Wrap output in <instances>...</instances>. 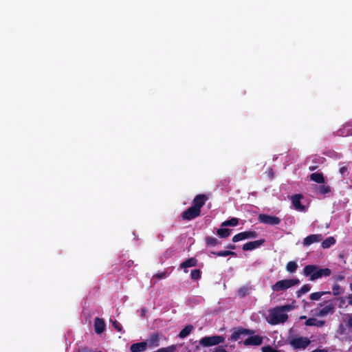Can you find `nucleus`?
<instances>
[{"label":"nucleus","instance_id":"obj_34","mask_svg":"<svg viewBox=\"0 0 352 352\" xmlns=\"http://www.w3.org/2000/svg\"><path fill=\"white\" fill-rule=\"evenodd\" d=\"M201 270L195 269L191 271L190 277L192 280H198L201 278Z\"/></svg>","mask_w":352,"mask_h":352},{"label":"nucleus","instance_id":"obj_45","mask_svg":"<svg viewBox=\"0 0 352 352\" xmlns=\"http://www.w3.org/2000/svg\"><path fill=\"white\" fill-rule=\"evenodd\" d=\"M312 352H327V350L326 349H316L314 351H312Z\"/></svg>","mask_w":352,"mask_h":352},{"label":"nucleus","instance_id":"obj_46","mask_svg":"<svg viewBox=\"0 0 352 352\" xmlns=\"http://www.w3.org/2000/svg\"><path fill=\"white\" fill-rule=\"evenodd\" d=\"M348 298H349V304L352 305V294L349 295Z\"/></svg>","mask_w":352,"mask_h":352},{"label":"nucleus","instance_id":"obj_39","mask_svg":"<svg viewBox=\"0 0 352 352\" xmlns=\"http://www.w3.org/2000/svg\"><path fill=\"white\" fill-rule=\"evenodd\" d=\"M154 278H157L158 279H162L166 278V272H160L155 274L153 276Z\"/></svg>","mask_w":352,"mask_h":352},{"label":"nucleus","instance_id":"obj_14","mask_svg":"<svg viewBox=\"0 0 352 352\" xmlns=\"http://www.w3.org/2000/svg\"><path fill=\"white\" fill-rule=\"evenodd\" d=\"M265 242V240L264 239H261L259 240L254 241H250L246 243H245L242 249L243 251H250L254 250L256 248H259L261 245L264 244Z\"/></svg>","mask_w":352,"mask_h":352},{"label":"nucleus","instance_id":"obj_8","mask_svg":"<svg viewBox=\"0 0 352 352\" xmlns=\"http://www.w3.org/2000/svg\"><path fill=\"white\" fill-rule=\"evenodd\" d=\"M201 214V211H199L193 206H190L187 210H184L181 217L184 220L190 221Z\"/></svg>","mask_w":352,"mask_h":352},{"label":"nucleus","instance_id":"obj_6","mask_svg":"<svg viewBox=\"0 0 352 352\" xmlns=\"http://www.w3.org/2000/svg\"><path fill=\"white\" fill-rule=\"evenodd\" d=\"M309 344L310 340L307 337H298L289 341V344L295 349H305Z\"/></svg>","mask_w":352,"mask_h":352},{"label":"nucleus","instance_id":"obj_37","mask_svg":"<svg viewBox=\"0 0 352 352\" xmlns=\"http://www.w3.org/2000/svg\"><path fill=\"white\" fill-rule=\"evenodd\" d=\"M340 287L339 285L338 284H335L333 287V294L334 296H338L340 292Z\"/></svg>","mask_w":352,"mask_h":352},{"label":"nucleus","instance_id":"obj_41","mask_svg":"<svg viewBox=\"0 0 352 352\" xmlns=\"http://www.w3.org/2000/svg\"><path fill=\"white\" fill-rule=\"evenodd\" d=\"M348 168L346 166H342L340 168V173L342 175H344L346 173H347Z\"/></svg>","mask_w":352,"mask_h":352},{"label":"nucleus","instance_id":"obj_47","mask_svg":"<svg viewBox=\"0 0 352 352\" xmlns=\"http://www.w3.org/2000/svg\"><path fill=\"white\" fill-rule=\"evenodd\" d=\"M133 261H131V260H130V261H129L126 263V265H127V266H128V267H131V266L133 265Z\"/></svg>","mask_w":352,"mask_h":352},{"label":"nucleus","instance_id":"obj_32","mask_svg":"<svg viewBox=\"0 0 352 352\" xmlns=\"http://www.w3.org/2000/svg\"><path fill=\"white\" fill-rule=\"evenodd\" d=\"M311 289V285L309 284H305L302 286V287L297 291L296 296L298 298H300L302 294L308 292Z\"/></svg>","mask_w":352,"mask_h":352},{"label":"nucleus","instance_id":"obj_4","mask_svg":"<svg viewBox=\"0 0 352 352\" xmlns=\"http://www.w3.org/2000/svg\"><path fill=\"white\" fill-rule=\"evenodd\" d=\"M224 340L225 338L222 336H206L199 340V344L202 346H211L222 343Z\"/></svg>","mask_w":352,"mask_h":352},{"label":"nucleus","instance_id":"obj_44","mask_svg":"<svg viewBox=\"0 0 352 352\" xmlns=\"http://www.w3.org/2000/svg\"><path fill=\"white\" fill-rule=\"evenodd\" d=\"M345 124H346V126L350 128V129L351 130V129H352V120L349 121V122H347Z\"/></svg>","mask_w":352,"mask_h":352},{"label":"nucleus","instance_id":"obj_30","mask_svg":"<svg viewBox=\"0 0 352 352\" xmlns=\"http://www.w3.org/2000/svg\"><path fill=\"white\" fill-rule=\"evenodd\" d=\"M217 234L221 238H227L231 234V230L228 228H219L217 230Z\"/></svg>","mask_w":352,"mask_h":352},{"label":"nucleus","instance_id":"obj_29","mask_svg":"<svg viewBox=\"0 0 352 352\" xmlns=\"http://www.w3.org/2000/svg\"><path fill=\"white\" fill-rule=\"evenodd\" d=\"M239 223V219L236 217H232L230 219L226 220L223 221L221 226V227H226V226H236Z\"/></svg>","mask_w":352,"mask_h":352},{"label":"nucleus","instance_id":"obj_7","mask_svg":"<svg viewBox=\"0 0 352 352\" xmlns=\"http://www.w3.org/2000/svg\"><path fill=\"white\" fill-rule=\"evenodd\" d=\"M258 236V233L254 230L245 231L235 234L232 237V242L236 243L247 239H255Z\"/></svg>","mask_w":352,"mask_h":352},{"label":"nucleus","instance_id":"obj_26","mask_svg":"<svg viewBox=\"0 0 352 352\" xmlns=\"http://www.w3.org/2000/svg\"><path fill=\"white\" fill-rule=\"evenodd\" d=\"M212 254L216 255L217 256H232L236 257L237 256L235 252H232L230 250H222L219 252H211Z\"/></svg>","mask_w":352,"mask_h":352},{"label":"nucleus","instance_id":"obj_40","mask_svg":"<svg viewBox=\"0 0 352 352\" xmlns=\"http://www.w3.org/2000/svg\"><path fill=\"white\" fill-rule=\"evenodd\" d=\"M278 308H279L280 309H281L283 311V312L285 311H289L291 310V306L289 305H283V306H281V307H278Z\"/></svg>","mask_w":352,"mask_h":352},{"label":"nucleus","instance_id":"obj_20","mask_svg":"<svg viewBox=\"0 0 352 352\" xmlns=\"http://www.w3.org/2000/svg\"><path fill=\"white\" fill-rule=\"evenodd\" d=\"M310 179L318 184H324L325 182L324 177L322 173H314L309 176Z\"/></svg>","mask_w":352,"mask_h":352},{"label":"nucleus","instance_id":"obj_5","mask_svg":"<svg viewBox=\"0 0 352 352\" xmlns=\"http://www.w3.org/2000/svg\"><path fill=\"white\" fill-rule=\"evenodd\" d=\"M258 220L260 223L270 226H276L281 222V219L279 217L266 214H260L258 216Z\"/></svg>","mask_w":352,"mask_h":352},{"label":"nucleus","instance_id":"obj_19","mask_svg":"<svg viewBox=\"0 0 352 352\" xmlns=\"http://www.w3.org/2000/svg\"><path fill=\"white\" fill-rule=\"evenodd\" d=\"M147 347L146 342H136L131 345L130 350L131 352L144 351Z\"/></svg>","mask_w":352,"mask_h":352},{"label":"nucleus","instance_id":"obj_13","mask_svg":"<svg viewBox=\"0 0 352 352\" xmlns=\"http://www.w3.org/2000/svg\"><path fill=\"white\" fill-rule=\"evenodd\" d=\"M254 333V331L248 329L239 328L234 333H232L231 336V339L232 340L236 341L241 338V336L245 335H253Z\"/></svg>","mask_w":352,"mask_h":352},{"label":"nucleus","instance_id":"obj_25","mask_svg":"<svg viewBox=\"0 0 352 352\" xmlns=\"http://www.w3.org/2000/svg\"><path fill=\"white\" fill-rule=\"evenodd\" d=\"M194 327L192 324L186 325L179 333L180 338H186L193 330Z\"/></svg>","mask_w":352,"mask_h":352},{"label":"nucleus","instance_id":"obj_33","mask_svg":"<svg viewBox=\"0 0 352 352\" xmlns=\"http://www.w3.org/2000/svg\"><path fill=\"white\" fill-rule=\"evenodd\" d=\"M326 294H330V292H314L311 294L309 298L311 300H319L323 295Z\"/></svg>","mask_w":352,"mask_h":352},{"label":"nucleus","instance_id":"obj_10","mask_svg":"<svg viewBox=\"0 0 352 352\" xmlns=\"http://www.w3.org/2000/svg\"><path fill=\"white\" fill-rule=\"evenodd\" d=\"M302 195L300 194H295L292 196V202L294 208L300 212H305L306 210V208L304 205L301 204V199H302Z\"/></svg>","mask_w":352,"mask_h":352},{"label":"nucleus","instance_id":"obj_23","mask_svg":"<svg viewBox=\"0 0 352 352\" xmlns=\"http://www.w3.org/2000/svg\"><path fill=\"white\" fill-rule=\"evenodd\" d=\"M337 135L346 137L349 135H352V131L350 128L346 126V124H343L342 127L337 131Z\"/></svg>","mask_w":352,"mask_h":352},{"label":"nucleus","instance_id":"obj_9","mask_svg":"<svg viewBox=\"0 0 352 352\" xmlns=\"http://www.w3.org/2000/svg\"><path fill=\"white\" fill-rule=\"evenodd\" d=\"M209 199V197L205 194H199L195 196L192 201V206L199 211L204 206L206 201Z\"/></svg>","mask_w":352,"mask_h":352},{"label":"nucleus","instance_id":"obj_36","mask_svg":"<svg viewBox=\"0 0 352 352\" xmlns=\"http://www.w3.org/2000/svg\"><path fill=\"white\" fill-rule=\"evenodd\" d=\"M261 350L262 352H277V350L276 349L273 348L270 345L263 346Z\"/></svg>","mask_w":352,"mask_h":352},{"label":"nucleus","instance_id":"obj_38","mask_svg":"<svg viewBox=\"0 0 352 352\" xmlns=\"http://www.w3.org/2000/svg\"><path fill=\"white\" fill-rule=\"evenodd\" d=\"M78 352H102V351H94L91 349H89V348H87V347H84V348L79 349L78 350Z\"/></svg>","mask_w":352,"mask_h":352},{"label":"nucleus","instance_id":"obj_28","mask_svg":"<svg viewBox=\"0 0 352 352\" xmlns=\"http://www.w3.org/2000/svg\"><path fill=\"white\" fill-rule=\"evenodd\" d=\"M336 243V239L333 236H329L326 239L322 241L321 245L324 249L330 248Z\"/></svg>","mask_w":352,"mask_h":352},{"label":"nucleus","instance_id":"obj_2","mask_svg":"<svg viewBox=\"0 0 352 352\" xmlns=\"http://www.w3.org/2000/svg\"><path fill=\"white\" fill-rule=\"evenodd\" d=\"M300 280L298 278L293 279H284L277 281L272 286V289L274 292L285 291L294 285H298Z\"/></svg>","mask_w":352,"mask_h":352},{"label":"nucleus","instance_id":"obj_16","mask_svg":"<svg viewBox=\"0 0 352 352\" xmlns=\"http://www.w3.org/2000/svg\"><path fill=\"white\" fill-rule=\"evenodd\" d=\"M322 185H314L313 189L316 194L324 195L331 192V187L328 185L321 184Z\"/></svg>","mask_w":352,"mask_h":352},{"label":"nucleus","instance_id":"obj_49","mask_svg":"<svg viewBox=\"0 0 352 352\" xmlns=\"http://www.w3.org/2000/svg\"><path fill=\"white\" fill-rule=\"evenodd\" d=\"M316 169V167L315 166H311V167H309V170H314Z\"/></svg>","mask_w":352,"mask_h":352},{"label":"nucleus","instance_id":"obj_18","mask_svg":"<svg viewBox=\"0 0 352 352\" xmlns=\"http://www.w3.org/2000/svg\"><path fill=\"white\" fill-rule=\"evenodd\" d=\"M335 311V305L332 302H329L325 305L323 308L320 309L318 312L319 316H324L329 314H332Z\"/></svg>","mask_w":352,"mask_h":352},{"label":"nucleus","instance_id":"obj_17","mask_svg":"<svg viewBox=\"0 0 352 352\" xmlns=\"http://www.w3.org/2000/svg\"><path fill=\"white\" fill-rule=\"evenodd\" d=\"M106 327V324L102 318H96L94 320V329L97 334L102 333Z\"/></svg>","mask_w":352,"mask_h":352},{"label":"nucleus","instance_id":"obj_42","mask_svg":"<svg viewBox=\"0 0 352 352\" xmlns=\"http://www.w3.org/2000/svg\"><path fill=\"white\" fill-rule=\"evenodd\" d=\"M347 327L352 329V316H350L347 321Z\"/></svg>","mask_w":352,"mask_h":352},{"label":"nucleus","instance_id":"obj_11","mask_svg":"<svg viewBox=\"0 0 352 352\" xmlns=\"http://www.w3.org/2000/svg\"><path fill=\"white\" fill-rule=\"evenodd\" d=\"M323 236L321 234H314L306 236L303 240L304 246H309L314 243L322 241Z\"/></svg>","mask_w":352,"mask_h":352},{"label":"nucleus","instance_id":"obj_27","mask_svg":"<svg viewBox=\"0 0 352 352\" xmlns=\"http://www.w3.org/2000/svg\"><path fill=\"white\" fill-rule=\"evenodd\" d=\"M251 289H252L251 286H248V285L243 286L238 289L237 295L241 298H243L250 294V292Z\"/></svg>","mask_w":352,"mask_h":352},{"label":"nucleus","instance_id":"obj_50","mask_svg":"<svg viewBox=\"0 0 352 352\" xmlns=\"http://www.w3.org/2000/svg\"><path fill=\"white\" fill-rule=\"evenodd\" d=\"M306 318L305 316H301L300 318L302 319V318Z\"/></svg>","mask_w":352,"mask_h":352},{"label":"nucleus","instance_id":"obj_12","mask_svg":"<svg viewBox=\"0 0 352 352\" xmlns=\"http://www.w3.org/2000/svg\"><path fill=\"white\" fill-rule=\"evenodd\" d=\"M263 337L258 335L252 336L243 342L245 346H259L263 343Z\"/></svg>","mask_w":352,"mask_h":352},{"label":"nucleus","instance_id":"obj_24","mask_svg":"<svg viewBox=\"0 0 352 352\" xmlns=\"http://www.w3.org/2000/svg\"><path fill=\"white\" fill-rule=\"evenodd\" d=\"M205 242L207 247H214L221 243L217 238L213 236H206L205 238Z\"/></svg>","mask_w":352,"mask_h":352},{"label":"nucleus","instance_id":"obj_22","mask_svg":"<svg viewBox=\"0 0 352 352\" xmlns=\"http://www.w3.org/2000/svg\"><path fill=\"white\" fill-rule=\"evenodd\" d=\"M325 324L324 320H318L316 318H311L306 320L305 325L316 326L318 327H323Z\"/></svg>","mask_w":352,"mask_h":352},{"label":"nucleus","instance_id":"obj_35","mask_svg":"<svg viewBox=\"0 0 352 352\" xmlns=\"http://www.w3.org/2000/svg\"><path fill=\"white\" fill-rule=\"evenodd\" d=\"M112 326L118 332H124L121 324L117 320L112 321Z\"/></svg>","mask_w":352,"mask_h":352},{"label":"nucleus","instance_id":"obj_1","mask_svg":"<svg viewBox=\"0 0 352 352\" xmlns=\"http://www.w3.org/2000/svg\"><path fill=\"white\" fill-rule=\"evenodd\" d=\"M303 274L305 276H309L310 280L314 281L322 276H329L331 271L329 268H320L316 265H307L303 269Z\"/></svg>","mask_w":352,"mask_h":352},{"label":"nucleus","instance_id":"obj_48","mask_svg":"<svg viewBox=\"0 0 352 352\" xmlns=\"http://www.w3.org/2000/svg\"><path fill=\"white\" fill-rule=\"evenodd\" d=\"M145 311H146V309H142V316H144V315Z\"/></svg>","mask_w":352,"mask_h":352},{"label":"nucleus","instance_id":"obj_3","mask_svg":"<svg viewBox=\"0 0 352 352\" xmlns=\"http://www.w3.org/2000/svg\"><path fill=\"white\" fill-rule=\"evenodd\" d=\"M288 319V316L285 312H283L281 309L278 307L274 309L273 311L270 314V323L272 324H278L279 323H283Z\"/></svg>","mask_w":352,"mask_h":352},{"label":"nucleus","instance_id":"obj_21","mask_svg":"<svg viewBox=\"0 0 352 352\" xmlns=\"http://www.w3.org/2000/svg\"><path fill=\"white\" fill-rule=\"evenodd\" d=\"M197 262L198 261L195 258H189L180 264V268L186 269L190 267H195L197 265Z\"/></svg>","mask_w":352,"mask_h":352},{"label":"nucleus","instance_id":"obj_15","mask_svg":"<svg viewBox=\"0 0 352 352\" xmlns=\"http://www.w3.org/2000/svg\"><path fill=\"white\" fill-rule=\"evenodd\" d=\"M160 334L158 333H153L151 334L149 338L146 341L147 342V346L149 347H157L160 345Z\"/></svg>","mask_w":352,"mask_h":352},{"label":"nucleus","instance_id":"obj_43","mask_svg":"<svg viewBox=\"0 0 352 352\" xmlns=\"http://www.w3.org/2000/svg\"><path fill=\"white\" fill-rule=\"evenodd\" d=\"M226 248L227 249H229V250H235L236 249V245H234V244H228L226 245Z\"/></svg>","mask_w":352,"mask_h":352},{"label":"nucleus","instance_id":"obj_31","mask_svg":"<svg viewBox=\"0 0 352 352\" xmlns=\"http://www.w3.org/2000/svg\"><path fill=\"white\" fill-rule=\"evenodd\" d=\"M298 265L296 261H289L286 265V270L289 273H294L296 271Z\"/></svg>","mask_w":352,"mask_h":352}]
</instances>
